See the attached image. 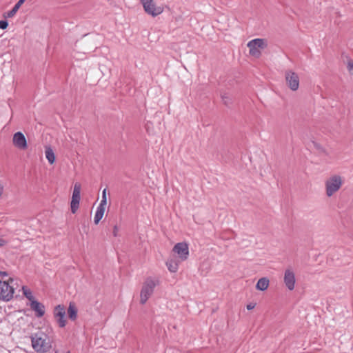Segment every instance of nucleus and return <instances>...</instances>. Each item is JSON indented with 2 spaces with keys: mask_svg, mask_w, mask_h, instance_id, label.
I'll use <instances>...</instances> for the list:
<instances>
[{
  "mask_svg": "<svg viewBox=\"0 0 353 353\" xmlns=\"http://www.w3.org/2000/svg\"><path fill=\"white\" fill-rule=\"evenodd\" d=\"M8 26V23L6 21L1 20L0 21V29H6Z\"/></svg>",
  "mask_w": 353,
  "mask_h": 353,
  "instance_id": "5701e85b",
  "label": "nucleus"
},
{
  "mask_svg": "<svg viewBox=\"0 0 353 353\" xmlns=\"http://www.w3.org/2000/svg\"><path fill=\"white\" fill-rule=\"evenodd\" d=\"M81 184L79 183H75L70 202V208L72 214H75L79 209L81 199Z\"/></svg>",
  "mask_w": 353,
  "mask_h": 353,
  "instance_id": "6e6552de",
  "label": "nucleus"
},
{
  "mask_svg": "<svg viewBox=\"0 0 353 353\" xmlns=\"http://www.w3.org/2000/svg\"><path fill=\"white\" fill-rule=\"evenodd\" d=\"M283 282L285 287L290 290L292 291L295 288L296 277L295 272L292 268L285 269L283 275Z\"/></svg>",
  "mask_w": 353,
  "mask_h": 353,
  "instance_id": "9d476101",
  "label": "nucleus"
},
{
  "mask_svg": "<svg viewBox=\"0 0 353 353\" xmlns=\"http://www.w3.org/2000/svg\"><path fill=\"white\" fill-rule=\"evenodd\" d=\"M22 291L23 295L30 301V303H32V301H35L32 292L29 288H28L26 286H23Z\"/></svg>",
  "mask_w": 353,
  "mask_h": 353,
  "instance_id": "aec40b11",
  "label": "nucleus"
},
{
  "mask_svg": "<svg viewBox=\"0 0 353 353\" xmlns=\"http://www.w3.org/2000/svg\"><path fill=\"white\" fill-rule=\"evenodd\" d=\"M33 350L39 353H46L52 348V341L44 332L32 334L30 336Z\"/></svg>",
  "mask_w": 353,
  "mask_h": 353,
  "instance_id": "f257e3e1",
  "label": "nucleus"
},
{
  "mask_svg": "<svg viewBox=\"0 0 353 353\" xmlns=\"http://www.w3.org/2000/svg\"><path fill=\"white\" fill-rule=\"evenodd\" d=\"M30 306L31 309L36 312L37 317H41L44 315L45 307L42 303L35 300L30 303Z\"/></svg>",
  "mask_w": 353,
  "mask_h": 353,
  "instance_id": "ddd939ff",
  "label": "nucleus"
},
{
  "mask_svg": "<svg viewBox=\"0 0 353 353\" xmlns=\"http://www.w3.org/2000/svg\"><path fill=\"white\" fill-rule=\"evenodd\" d=\"M144 10L152 17H157L163 12V8L157 6L153 0H141Z\"/></svg>",
  "mask_w": 353,
  "mask_h": 353,
  "instance_id": "0eeeda50",
  "label": "nucleus"
},
{
  "mask_svg": "<svg viewBox=\"0 0 353 353\" xmlns=\"http://www.w3.org/2000/svg\"><path fill=\"white\" fill-rule=\"evenodd\" d=\"M270 284V281L266 277H263L259 279L256 283V288L258 290L264 291L268 289Z\"/></svg>",
  "mask_w": 353,
  "mask_h": 353,
  "instance_id": "2eb2a0df",
  "label": "nucleus"
},
{
  "mask_svg": "<svg viewBox=\"0 0 353 353\" xmlns=\"http://www.w3.org/2000/svg\"><path fill=\"white\" fill-rule=\"evenodd\" d=\"M26 0H19L13 7V8L8 12V17H12L18 11L21 5L25 2Z\"/></svg>",
  "mask_w": 353,
  "mask_h": 353,
  "instance_id": "6ab92c4d",
  "label": "nucleus"
},
{
  "mask_svg": "<svg viewBox=\"0 0 353 353\" xmlns=\"http://www.w3.org/2000/svg\"><path fill=\"white\" fill-rule=\"evenodd\" d=\"M53 314L59 326L61 327H64L66 325L65 307L61 305H58L55 307Z\"/></svg>",
  "mask_w": 353,
  "mask_h": 353,
  "instance_id": "f8f14e48",
  "label": "nucleus"
},
{
  "mask_svg": "<svg viewBox=\"0 0 353 353\" xmlns=\"http://www.w3.org/2000/svg\"><path fill=\"white\" fill-rule=\"evenodd\" d=\"M112 233L114 236H117L119 235V228L117 225H114Z\"/></svg>",
  "mask_w": 353,
  "mask_h": 353,
  "instance_id": "393cba45",
  "label": "nucleus"
},
{
  "mask_svg": "<svg viewBox=\"0 0 353 353\" xmlns=\"http://www.w3.org/2000/svg\"><path fill=\"white\" fill-rule=\"evenodd\" d=\"M145 128L149 134H154L157 133V131L154 130L153 123L151 121L147 122V123L145 124Z\"/></svg>",
  "mask_w": 353,
  "mask_h": 353,
  "instance_id": "412c9836",
  "label": "nucleus"
},
{
  "mask_svg": "<svg viewBox=\"0 0 353 353\" xmlns=\"http://www.w3.org/2000/svg\"><path fill=\"white\" fill-rule=\"evenodd\" d=\"M180 262L181 261L179 259L170 257L166 261L165 264L170 272L175 273L178 271Z\"/></svg>",
  "mask_w": 353,
  "mask_h": 353,
  "instance_id": "4468645a",
  "label": "nucleus"
},
{
  "mask_svg": "<svg viewBox=\"0 0 353 353\" xmlns=\"http://www.w3.org/2000/svg\"><path fill=\"white\" fill-rule=\"evenodd\" d=\"M4 188L2 185L0 184V197L1 196L3 192Z\"/></svg>",
  "mask_w": 353,
  "mask_h": 353,
  "instance_id": "cd10ccee",
  "label": "nucleus"
},
{
  "mask_svg": "<svg viewBox=\"0 0 353 353\" xmlns=\"http://www.w3.org/2000/svg\"><path fill=\"white\" fill-rule=\"evenodd\" d=\"M12 144L16 148L20 150H26L28 148L26 138L21 132H17L13 134Z\"/></svg>",
  "mask_w": 353,
  "mask_h": 353,
  "instance_id": "9b49d317",
  "label": "nucleus"
},
{
  "mask_svg": "<svg viewBox=\"0 0 353 353\" xmlns=\"http://www.w3.org/2000/svg\"><path fill=\"white\" fill-rule=\"evenodd\" d=\"M159 281L157 279L147 278L143 283L140 292V303L144 305L149 298L152 295L154 288L158 285Z\"/></svg>",
  "mask_w": 353,
  "mask_h": 353,
  "instance_id": "7ed1b4c3",
  "label": "nucleus"
},
{
  "mask_svg": "<svg viewBox=\"0 0 353 353\" xmlns=\"http://www.w3.org/2000/svg\"><path fill=\"white\" fill-rule=\"evenodd\" d=\"M254 306H255L254 305L250 303V304L247 305L246 307L248 310H252L254 307Z\"/></svg>",
  "mask_w": 353,
  "mask_h": 353,
  "instance_id": "a878e982",
  "label": "nucleus"
},
{
  "mask_svg": "<svg viewBox=\"0 0 353 353\" xmlns=\"http://www.w3.org/2000/svg\"><path fill=\"white\" fill-rule=\"evenodd\" d=\"M172 252L177 255L181 261H184L189 256L188 245L186 243H178L174 246Z\"/></svg>",
  "mask_w": 353,
  "mask_h": 353,
  "instance_id": "1a4fd4ad",
  "label": "nucleus"
},
{
  "mask_svg": "<svg viewBox=\"0 0 353 353\" xmlns=\"http://www.w3.org/2000/svg\"><path fill=\"white\" fill-rule=\"evenodd\" d=\"M6 244V241L3 239L0 238V247L3 246Z\"/></svg>",
  "mask_w": 353,
  "mask_h": 353,
  "instance_id": "bb28decb",
  "label": "nucleus"
},
{
  "mask_svg": "<svg viewBox=\"0 0 353 353\" xmlns=\"http://www.w3.org/2000/svg\"><path fill=\"white\" fill-rule=\"evenodd\" d=\"M106 205H107L106 189H104L102 192L101 200V202L99 205L105 208Z\"/></svg>",
  "mask_w": 353,
  "mask_h": 353,
  "instance_id": "4be33fe9",
  "label": "nucleus"
},
{
  "mask_svg": "<svg viewBox=\"0 0 353 353\" xmlns=\"http://www.w3.org/2000/svg\"><path fill=\"white\" fill-rule=\"evenodd\" d=\"M0 274L3 276L0 279V299L6 301H10L12 297L14 292V280L11 278L5 279L7 276L6 272H0Z\"/></svg>",
  "mask_w": 353,
  "mask_h": 353,
  "instance_id": "f03ea898",
  "label": "nucleus"
},
{
  "mask_svg": "<svg viewBox=\"0 0 353 353\" xmlns=\"http://www.w3.org/2000/svg\"><path fill=\"white\" fill-rule=\"evenodd\" d=\"M343 183L342 176L334 174L327 178L325 181V194L331 197L341 188Z\"/></svg>",
  "mask_w": 353,
  "mask_h": 353,
  "instance_id": "20e7f679",
  "label": "nucleus"
},
{
  "mask_svg": "<svg viewBox=\"0 0 353 353\" xmlns=\"http://www.w3.org/2000/svg\"><path fill=\"white\" fill-rule=\"evenodd\" d=\"M45 149V154L47 160L50 164H53L56 159L54 151L50 146H46Z\"/></svg>",
  "mask_w": 353,
  "mask_h": 353,
  "instance_id": "dca6fc26",
  "label": "nucleus"
},
{
  "mask_svg": "<svg viewBox=\"0 0 353 353\" xmlns=\"http://www.w3.org/2000/svg\"><path fill=\"white\" fill-rule=\"evenodd\" d=\"M347 69L350 74H353V61H349L347 63Z\"/></svg>",
  "mask_w": 353,
  "mask_h": 353,
  "instance_id": "b1692460",
  "label": "nucleus"
},
{
  "mask_svg": "<svg viewBox=\"0 0 353 353\" xmlns=\"http://www.w3.org/2000/svg\"><path fill=\"white\" fill-rule=\"evenodd\" d=\"M247 46L250 54L259 58L261 54V50L267 47V41L263 39H254L250 41Z\"/></svg>",
  "mask_w": 353,
  "mask_h": 353,
  "instance_id": "39448f33",
  "label": "nucleus"
},
{
  "mask_svg": "<svg viewBox=\"0 0 353 353\" xmlns=\"http://www.w3.org/2000/svg\"><path fill=\"white\" fill-rule=\"evenodd\" d=\"M68 353H69V352H68Z\"/></svg>",
  "mask_w": 353,
  "mask_h": 353,
  "instance_id": "c85d7f7f",
  "label": "nucleus"
},
{
  "mask_svg": "<svg viewBox=\"0 0 353 353\" xmlns=\"http://www.w3.org/2000/svg\"><path fill=\"white\" fill-rule=\"evenodd\" d=\"M68 317L72 320H76L77 317V308L73 303H70L68 308Z\"/></svg>",
  "mask_w": 353,
  "mask_h": 353,
  "instance_id": "a211bd4d",
  "label": "nucleus"
},
{
  "mask_svg": "<svg viewBox=\"0 0 353 353\" xmlns=\"http://www.w3.org/2000/svg\"><path fill=\"white\" fill-rule=\"evenodd\" d=\"M285 81L287 86L292 91H296L299 88V75L292 70H287L285 72Z\"/></svg>",
  "mask_w": 353,
  "mask_h": 353,
  "instance_id": "423d86ee",
  "label": "nucleus"
},
{
  "mask_svg": "<svg viewBox=\"0 0 353 353\" xmlns=\"http://www.w3.org/2000/svg\"><path fill=\"white\" fill-rule=\"evenodd\" d=\"M105 208L102 206H98L97 208V211L95 212V215L94 217V222L96 225H97L99 221L103 218L104 213H105Z\"/></svg>",
  "mask_w": 353,
  "mask_h": 353,
  "instance_id": "f3484780",
  "label": "nucleus"
}]
</instances>
